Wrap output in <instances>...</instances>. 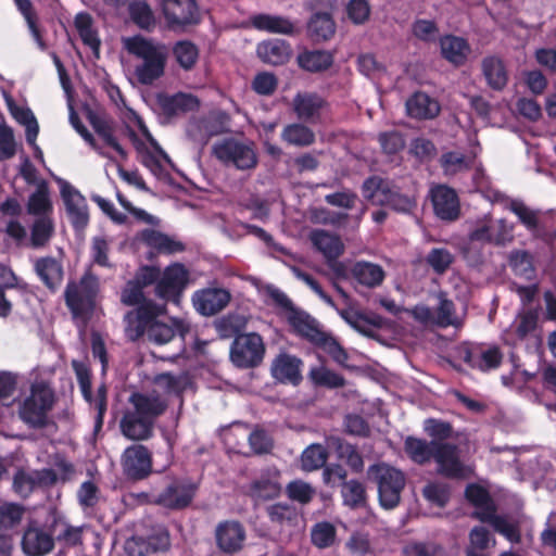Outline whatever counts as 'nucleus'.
I'll list each match as a JSON object with an SVG mask.
<instances>
[{
	"label": "nucleus",
	"instance_id": "29",
	"mask_svg": "<svg viewBox=\"0 0 556 556\" xmlns=\"http://www.w3.org/2000/svg\"><path fill=\"white\" fill-rule=\"evenodd\" d=\"M326 101L312 92H299L292 100V108L298 118L305 122H314L319 118Z\"/></svg>",
	"mask_w": 556,
	"mask_h": 556
},
{
	"label": "nucleus",
	"instance_id": "46",
	"mask_svg": "<svg viewBox=\"0 0 556 556\" xmlns=\"http://www.w3.org/2000/svg\"><path fill=\"white\" fill-rule=\"evenodd\" d=\"M437 441L427 442L422 439L408 437L405 440L404 448L406 454L417 464H426L433 457Z\"/></svg>",
	"mask_w": 556,
	"mask_h": 556
},
{
	"label": "nucleus",
	"instance_id": "61",
	"mask_svg": "<svg viewBox=\"0 0 556 556\" xmlns=\"http://www.w3.org/2000/svg\"><path fill=\"white\" fill-rule=\"evenodd\" d=\"M453 260L451 252L443 248L432 249L426 257V262L437 274L446 271Z\"/></svg>",
	"mask_w": 556,
	"mask_h": 556
},
{
	"label": "nucleus",
	"instance_id": "60",
	"mask_svg": "<svg viewBox=\"0 0 556 556\" xmlns=\"http://www.w3.org/2000/svg\"><path fill=\"white\" fill-rule=\"evenodd\" d=\"M403 556H444V551L433 542H410L403 547Z\"/></svg>",
	"mask_w": 556,
	"mask_h": 556
},
{
	"label": "nucleus",
	"instance_id": "3",
	"mask_svg": "<svg viewBox=\"0 0 556 556\" xmlns=\"http://www.w3.org/2000/svg\"><path fill=\"white\" fill-rule=\"evenodd\" d=\"M98 293V278L89 270L79 279L70 280L64 290V300L73 317L89 319L94 311Z\"/></svg>",
	"mask_w": 556,
	"mask_h": 556
},
{
	"label": "nucleus",
	"instance_id": "6",
	"mask_svg": "<svg viewBox=\"0 0 556 556\" xmlns=\"http://www.w3.org/2000/svg\"><path fill=\"white\" fill-rule=\"evenodd\" d=\"M437 299L438 304L434 309L427 305L419 304L410 309V315L417 321L427 326L460 328L464 320L456 314L453 301L447 299L443 292H440Z\"/></svg>",
	"mask_w": 556,
	"mask_h": 556
},
{
	"label": "nucleus",
	"instance_id": "37",
	"mask_svg": "<svg viewBox=\"0 0 556 556\" xmlns=\"http://www.w3.org/2000/svg\"><path fill=\"white\" fill-rule=\"evenodd\" d=\"M251 24L258 30L274 34L293 35L295 31V26L290 20L278 15L256 14L251 17Z\"/></svg>",
	"mask_w": 556,
	"mask_h": 556
},
{
	"label": "nucleus",
	"instance_id": "52",
	"mask_svg": "<svg viewBox=\"0 0 556 556\" xmlns=\"http://www.w3.org/2000/svg\"><path fill=\"white\" fill-rule=\"evenodd\" d=\"M440 165L447 176H454L470 168L471 160L460 152H445L440 157Z\"/></svg>",
	"mask_w": 556,
	"mask_h": 556
},
{
	"label": "nucleus",
	"instance_id": "1",
	"mask_svg": "<svg viewBox=\"0 0 556 556\" xmlns=\"http://www.w3.org/2000/svg\"><path fill=\"white\" fill-rule=\"evenodd\" d=\"M165 314L166 304L143 301L140 306L124 316L125 336L131 342L146 336L150 342L157 345L168 343L176 333L184 338L190 330L189 325L178 318H173L172 324L160 320L159 317Z\"/></svg>",
	"mask_w": 556,
	"mask_h": 556
},
{
	"label": "nucleus",
	"instance_id": "10",
	"mask_svg": "<svg viewBox=\"0 0 556 556\" xmlns=\"http://www.w3.org/2000/svg\"><path fill=\"white\" fill-rule=\"evenodd\" d=\"M198 491V484L189 479H175L154 498V503L173 510L188 507Z\"/></svg>",
	"mask_w": 556,
	"mask_h": 556
},
{
	"label": "nucleus",
	"instance_id": "9",
	"mask_svg": "<svg viewBox=\"0 0 556 556\" xmlns=\"http://www.w3.org/2000/svg\"><path fill=\"white\" fill-rule=\"evenodd\" d=\"M121 467L126 479L140 481L152 472V454L142 444H132L121 455Z\"/></svg>",
	"mask_w": 556,
	"mask_h": 556
},
{
	"label": "nucleus",
	"instance_id": "23",
	"mask_svg": "<svg viewBox=\"0 0 556 556\" xmlns=\"http://www.w3.org/2000/svg\"><path fill=\"white\" fill-rule=\"evenodd\" d=\"M431 199L438 217L454 220L459 215V201L456 192L447 186H435L431 189Z\"/></svg>",
	"mask_w": 556,
	"mask_h": 556
},
{
	"label": "nucleus",
	"instance_id": "35",
	"mask_svg": "<svg viewBox=\"0 0 556 556\" xmlns=\"http://www.w3.org/2000/svg\"><path fill=\"white\" fill-rule=\"evenodd\" d=\"M256 52L263 62L271 65L285 64L290 59V47L280 39H269L258 43Z\"/></svg>",
	"mask_w": 556,
	"mask_h": 556
},
{
	"label": "nucleus",
	"instance_id": "50",
	"mask_svg": "<svg viewBox=\"0 0 556 556\" xmlns=\"http://www.w3.org/2000/svg\"><path fill=\"white\" fill-rule=\"evenodd\" d=\"M328 453L321 444H311L301 455V468L304 471H314L325 466Z\"/></svg>",
	"mask_w": 556,
	"mask_h": 556
},
{
	"label": "nucleus",
	"instance_id": "51",
	"mask_svg": "<svg viewBox=\"0 0 556 556\" xmlns=\"http://www.w3.org/2000/svg\"><path fill=\"white\" fill-rule=\"evenodd\" d=\"M173 54L177 63L186 71L191 70L199 58L197 46L189 40H181L173 47Z\"/></svg>",
	"mask_w": 556,
	"mask_h": 556
},
{
	"label": "nucleus",
	"instance_id": "27",
	"mask_svg": "<svg viewBox=\"0 0 556 556\" xmlns=\"http://www.w3.org/2000/svg\"><path fill=\"white\" fill-rule=\"evenodd\" d=\"M302 361L290 354H279L271 364V374L282 383L298 386L302 380Z\"/></svg>",
	"mask_w": 556,
	"mask_h": 556
},
{
	"label": "nucleus",
	"instance_id": "32",
	"mask_svg": "<svg viewBox=\"0 0 556 556\" xmlns=\"http://www.w3.org/2000/svg\"><path fill=\"white\" fill-rule=\"evenodd\" d=\"M200 135L190 131V136L201 144H206L213 136L224 134L229 130V116L224 112L212 113L198 124Z\"/></svg>",
	"mask_w": 556,
	"mask_h": 556
},
{
	"label": "nucleus",
	"instance_id": "48",
	"mask_svg": "<svg viewBox=\"0 0 556 556\" xmlns=\"http://www.w3.org/2000/svg\"><path fill=\"white\" fill-rule=\"evenodd\" d=\"M54 233V223L51 216L36 217L30 229V243L34 248L46 247Z\"/></svg>",
	"mask_w": 556,
	"mask_h": 556
},
{
	"label": "nucleus",
	"instance_id": "57",
	"mask_svg": "<svg viewBox=\"0 0 556 556\" xmlns=\"http://www.w3.org/2000/svg\"><path fill=\"white\" fill-rule=\"evenodd\" d=\"M312 542L318 548H326L333 544L336 539V529L329 522H320L312 529Z\"/></svg>",
	"mask_w": 556,
	"mask_h": 556
},
{
	"label": "nucleus",
	"instance_id": "13",
	"mask_svg": "<svg viewBox=\"0 0 556 556\" xmlns=\"http://www.w3.org/2000/svg\"><path fill=\"white\" fill-rule=\"evenodd\" d=\"M188 283V271L180 264L166 267L156 283L155 294L165 301L179 304L180 295Z\"/></svg>",
	"mask_w": 556,
	"mask_h": 556
},
{
	"label": "nucleus",
	"instance_id": "43",
	"mask_svg": "<svg viewBox=\"0 0 556 556\" xmlns=\"http://www.w3.org/2000/svg\"><path fill=\"white\" fill-rule=\"evenodd\" d=\"M328 443L336 450L338 457L345 460L352 471L357 473L363 471L364 459L354 445L337 437L329 438Z\"/></svg>",
	"mask_w": 556,
	"mask_h": 556
},
{
	"label": "nucleus",
	"instance_id": "19",
	"mask_svg": "<svg viewBox=\"0 0 556 556\" xmlns=\"http://www.w3.org/2000/svg\"><path fill=\"white\" fill-rule=\"evenodd\" d=\"M230 300V292L223 288L202 289L197 291L192 296L195 311L203 316L218 314L229 304Z\"/></svg>",
	"mask_w": 556,
	"mask_h": 556
},
{
	"label": "nucleus",
	"instance_id": "18",
	"mask_svg": "<svg viewBox=\"0 0 556 556\" xmlns=\"http://www.w3.org/2000/svg\"><path fill=\"white\" fill-rule=\"evenodd\" d=\"M21 545L27 556H43L50 553L54 547L50 523L46 526V529L35 523L28 525L24 531Z\"/></svg>",
	"mask_w": 556,
	"mask_h": 556
},
{
	"label": "nucleus",
	"instance_id": "58",
	"mask_svg": "<svg viewBox=\"0 0 556 556\" xmlns=\"http://www.w3.org/2000/svg\"><path fill=\"white\" fill-rule=\"evenodd\" d=\"M24 515V507L14 504L5 503L0 506V529H11L18 525Z\"/></svg>",
	"mask_w": 556,
	"mask_h": 556
},
{
	"label": "nucleus",
	"instance_id": "26",
	"mask_svg": "<svg viewBox=\"0 0 556 556\" xmlns=\"http://www.w3.org/2000/svg\"><path fill=\"white\" fill-rule=\"evenodd\" d=\"M122 434L131 441H146L153 435L154 425L152 421L126 410L119 421Z\"/></svg>",
	"mask_w": 556,
	"mask_h": 556
},
{
	"label": "nucleus",
	"instance_id": "38",
	"mask_svg": "<svg viewBox=\"0 0 556 556\" xmlns=\"http://www.w3.org/2000/svg\"><path fill=\"white\" fill-rule=\"evenodd\" d=\"M393 186L380 176L368 177L362 186L363 197L372 205H386Z\"/></svg>",
	"mask_w": 556,
	"mask_h": 556
},
{
	"label": "nucleus",
	"instance_id": "34",
	"mask_svg": "<svg viewBox=\"0 0 556 556\" xmlns=\"http://www.w3.org/2000/svg\"><path fill=\"white\" fill-rule=\"evenodd\" d=\"M406 112L416 119H430L440 113V105L427 93L416 92L406 101Z\"/></svg>",
	"mask_w": 556,
	"mask_h": 556
},
{
	"label": "nucleus",
	"instance_id": "5",
	"mask_svg": "<svg viewBox=\"0 0 556 556\" xmlns=\"http://www.w3.org/2000/svg\"><path fill=\"white\" fill-rule=\"evenodd\" d=\"M212 153L226 166L239 170H250L257 165V154L252 142H243L233 138L217 141L212 147Z\"/></svg>",
	"mask_w": 556,
	"mask_h": 556
},
{
	"label": "nucleus",
	"instance_id": "56",
	"mask_svg": "<svg viewBox=\"0 0 556 556\" xmlns=\"http://www.w3.org/2000/svg\"><path fill=\"white\" fill-rule=\"evenodd\" d=\"M509 264L516 275L531 280L534 277V268L531 255L523 251H516L510 254Z\"/></svg>",
	"mask_w": 556,
	"mask_h": 556
},
{
	"label": "nucleus",
	"instance_id": "40",
	"mask_svg": "<svg viewBox=\"0 0 556 556\" xmlns=\"http://www.w3.org/2000/svg\"><path fill=\"white\" fill-rule=\"evenodd\" d=\"M50 529L53 533L54 541L60 542L64 546H76L81 544V531L80 527H74L67 523L64 519L52 516L50 522Z\"/></svg>",
	"mask_w": 556,
	"mask_h": 556
},
{
	"label": "nucleus",
	"instance_id": "14",
	"mask_svg": "<svg viewBox=\"0 0 556 556\" xmlns=\"http://www.w3.org/2000/svg\"><path fill=\"white\" fill-rule=\"evenodd\" d=\"M217 548L227 555L243 549L247 540L244 526L238 520H225L217 523L214 532Z\"/></svg>",
	"mask_w": 556,
	"mask_h": 556
},
{
	"label": "nucleus",
	"instance_id": "2",
	"mask_svg": "<svg viewBox=\"0 0 556 556\" xmlns=\"http://www.w3.org/2000/svg\"><path fill=\"white\" fill-rule=\"evenodd\" d=\"M127 52L141 60L135 74L142 85H151L164 75L168 49L164 43L144 38L140 35L123 38Z\"/></svg>",
	"mask_w": 556,
	"mask_h": 556
},
{
	"label": "nucleus",
	"instance_id": "53",
	"mask_svg": "<svg viewBox=\"0 0 556 556\" xmlns=\"http://www.w3.org/2000/svg\"><path fill=\"white\" fill-rule=\"evenodd\" d=\"M131 21L142 29H150L155 25V18L150 5L142 0H135L128 4Z\"/></svg>",
	"mask_w": 556,
	"mask_h": 556
},
{
	"label": "nucleus",
	"instance_id": "15",
	"mask_svg": "<svg viewBox=\"0 0 556 556\" xmlns=\"http://www.w3.org/2000/svg\"><path fill=\"white\" fill-rule=\"evenodd\" d=\"M161 4L172 28L198 24L201 20L195 0H161Z\"/></svg>",
	"mask_w": 556,
	"mask_h": 556
},
{
	"label": "nucleus",
	"instance_id": "42",
	"mask_svg": "<svg viewBox=\"0 0 556 556\" xmlns=\"http://www.w3.org/2000/svg\"><path fill=\"white\" fill-rule=\"evenodd\" d=\"M52 210L48 185L45 180H40L37 184L36 190L28 198L27 212L39 217L45 215L51 216Z\"/></svg>",
	"mask_w": 556,
	"mask_h": 556
},
{
	"label": "nucleus",
	"instance_id": "4",
	"mask_svg": "<svg viewBox=\"0 0 556 556\" xmlns=\"http://www.w3.org/2000/svg\"><path fill=\"white\" fill-rule=\"evenodd\" d=\"M367 476L378 486V497L382 507L391 509L399 505L406 481L400 469L387 463H379L368 467Z\"/></svg>",
	"mask_w": 556,
	"mask_h": 556
},
{
	"label": "nucleus",
	"instance_id": "64",
	"mask_svg": "<svg viewBox=\"0 0 556 556\" xmlns=\"http://www.w3.org/2000/svg\"><path fill=\"white\" fill-rule=\"evenodd\" d=\"M316 344L319 345L336 363L346 367L349 355L337 340L325 333L323 336V340H319Z\"/></svg>",
	"mask_w": 556,
	"mask_h": 556
},
{
	"label": "nucleus",
	"instance_id": "21",
	"mask_svg": "<svg viewBox=\"0 0 556 556\" xmlns=\"http://www.w3.org/2000/svg\"><path fill=\"white\" fill-rule=\"evenodd\" d=\"M129 403L132 406L131 412L153 424L167 408V402L155 391L150 393H132L129 396Z\"/></svg>",
	"mask_w": 556,
	"mask_h": 556
},
{
	"label": "nucleus",
	"instance_id": "63",
	"mask_svg": "<svg viewBox=\"0 0 556 556\" xmlns=\"http://www.w3.org/2000/svg\"><path fill=\"white\" fill-rule=\"evenodd\" d=\"M468 237L471 242L494 243L492 219L489 216L478 219L470 229Z\"/></svg>",
	"mask_w": 556,
	"mask_h": 556
},
{
	"label": "nucleus",
	"instance_id": "16",
	"mask_svg": "<svg viewBox=\"0 0 556 556\" xmlns=\"http://www.w3.org/2000/svg\"><path fill=\"white\" fill-rule=\"evenodd\" d=\"M58 477L53 469L41 470L18 469L13 476V490L21 497L29 496L38 486L52 485Z\"/></svg>",
	"mask_w": 556,
	"mask_h": 556
},
{
	"label": "nucleus",
	"instance_id": "17",
	"mask_svg": "<svg viewBox=\"0 0 556 556\" xmlns=\"http://www.w3.org/2000/svg\"><path fill=\"white\" fill-rule=\"evenodd\" d=\"M280 472L275 467H267L250 482L247 494L254 502L268 501L277 497L281 492L279 482Z\"/></svg>",
	"mask_w": 556,
	"mask_h": 556
},
{
	"label": "nucleus",
	"instance_id": "11",
	"mask_svg": "<svg viewBox=\"0 0 556 556\" xmlns=\"http://www.w3.org/2000/svg\"><path fill=\"white\" fill-rule=\"evenodd\" d=\"M438 465V472L453 479H467L472 473L459 458V450L455 444L437 442L432 457Z\"/></svg>",
	"mask_w": 556,
	"mask_h": 556
},
{
	"label": "nucleus",
	"instance_id": "20",
	"mask_svg": "<svg viewBox=\"0 0 556 556\" xmlns=\"http://www.w3.org/2000/svg\"><path fill=\"white\" fill-rule=\"evenodd\" d=\"M159 113L166 119L178 117L198 109L199 102L191 94L176 93L173 96L159 93L155 98Z\"/></svg>",
	"mask_w": 556,
	"mask_h": 556
},
{
	"label": "nucleus",
	"instance_id": "44",
	"mask_svg": "<svg viewBox=\"0 0 556 556\" xmlns=\"http://www.w3.org/2000/svg\"><path fill=\"white\" fill-rule=\"evenodd\" d=\"M307 31L315 41L329 40L336 33V24L328 13H316L312 16Z\"/></svg>",
	"mask_w": 556,
	"mask_h": 556
},
{
	"label": "nucleus",
	"instance_id": "30",
	"mask_svg": "<svg viewBox=\"0 0 556 556\" xmlns=\"http://www.w3.org/2000/svg\"><path fill=\"white\" fill-rule=\"evenodd\" d=\"M288 321L298 334L308 341L316 344L319 340H323L325 332L319 329L317 320L307 313L291 309V313L288 315Z\"/></svg>",
	"mask_w": 556,
	"mask_h": 556
},
{
	"label": "nucleus",
	"instance_id": "28",
	"mask_svg": "<svg viewBox=\"0 0 556 556\" xmlns=\"http://www.w3.org/2000/svg\"><path fill=\"white\" fill-rule=\"evenodd\" d=\"M35 271L42 283L52 292H55L62 285L64 269L62 262L52 257H39L34 264Z\"/></svg>",
	"mask_w": 556,
	"mask_h": 556
},
{
	"label": "nucleus",
	"instance_id": "24",
	"mask_svg": "<svg viewBox=\"0 0 556 556\" xmlns=\"http://www.w3.org/2000/svg\"><path fill=\"white\" fill-rule=\"evenodd\" d=\"M350 276L355 290H357L358 286L375 289L382 285L386 278V271L376 263L358 261L351 266Z\"/></svg>",
	"mask_w": 556,
	"mask_h": 556
},
{
	"label": "nucleus",
	"instance_id": "12",
	"mask_svg": "<svg viewBox=\"0 0 556 556\" xmlns=\"http://www.w3.org/2000/svg\"><path fill=\"white\" fill-rule=\"evenodd\" d=\"M59 185L71 224L77 230L84 229L89 223V211L85 197L66 180H59Z\"/></svg>",
	"mask_w": 556,
	"mask_h": 556
},
{
	"label": "nucleus",
	"instance_id": "39",
	"mask_svg": "<svg viewBox=\"0 0 556 556\" xmlns=\"http://www.w3.org/2000/svg\"><path fill=\"white\" fill-rule=\"evenodd\" d=\"M140 238L148 247L156 250L159 253L174 254L184 250L181 242L153 229L142 230Z\"/></svg>",
	"mask_w": 556,
	"mask_h": 556
},
{
	"label": "nucleus",
	"instance_id": "62",
	"mask_svg": "<svg viewBox=\"0 0 556 556\" xmlns=\"http://www.w3.org/2000/svg\"><path fill=\"white\" fill-rule=\"evenodd\" d=\"M424 429L432 441L441 442L453 437V427L447 421L430 418L425 420Z\"/></svg>",
	"mask_w": 556,
	"mask_h": 556
},
{
	"label": "nucleus",
	"instance_id": "54",
	"mask_svg": "<svg viewBox=\"0 0 556 556\" xmlns=\"http://www.w3.org/2000/svg\"><path fill=\"white\" fill-rule=\"evenodd\" d=\"M341 494L343 503L351 508H358L366 503V490L357 480H349L342 483Z\"/></svg>",
	"mask_w": 556,
	"mask_h": 556
},
{
	"label": "nucleus",
	"instance_id": "8",
	"mask_svg": "<svg viewBox=\"0 0 556 556\" xmlns=\"http://www.w3.org/2000/svg\"><path fill=\"white\" fill-rule=\"evenodd\" d=\"M265 344L256 332L238 334L230 348V359L239 368H253L263 361Z\"/></svg>",
	"mask_w": 556,
	"mask_h": 556
},
{
	"label": "nucleus",
	"instance_id": "49",
	"mask_svg": "<svg viewBox=\"0 0 556 556\" xmlns=\"http://www.w3.org/2000/svg\"><path fill=\"white\" fill-rule=\"evenodd\" d=\"M154 384L165 394L179 395L186 389L189 379L186 374L163 372L154 377Z\"/></svg>",
	"mask_w": 556,
	"mask_h": 556
},
{
	"label": "nucleus",
	"instance_id": "47",
	"mask_svg": "<svg viewBox=\"0 0 556 556\" xmlns=\"http://www.w3.org/2000/svg\"><path fill=\"white\" fill-rule=\"evenodd\" d=\"M90 124L94 131L103 139V141L113 148L122 159H127V152L119 144L118 140L114 136V129L110 121L99 115H90Z\"/></svg>",
	"mask_w": 556,
	"mask_h": 556
},
{
	"label": "nucleus",
	"instance_id": "7",
	"mask_svg": "<svg viewBox=\"0 0 556 556\" xmlns=\"http://www.w3.org/2000/svg\"><path fill=\"white\" fill-rule=\"evenodd\" d=\"M52 405V390L42 383L35 384L31 387L29 396L24 400L20 407V417L24 422L34 428L43 427Z\"/></svg>",
	"mask_w": 556,
	"mask_h": 556
},
{
	"label": "nucleus",
	"instance_id": "22",
	"mask_svg": "<svg viewBox=\"0 0 556 556\" xmlns=\"http://www.w3.org/2000/svg\"><path fill=\"white\" fill-rule=\"evenodd\" d=\"M462 358L472 368L486 371L501 365L503 354L497 346H471L462 351Z\"/></svg>",
	"mask_w": 556,
	"mask_h": 556
},
{
	"label": "nucleus",
	"instance_id": "41",
	"mask_svg": "<svg viewBox=\"0 0 556 556\" xmlns=\"http://www.w3.org/2000/svg\"><path fill=\"white\" fill-rule=\"evenodd\" d=\"M281 139L289 146L304 148L312 146L316 136L308 126L302 123H291L283 127Z\"/></svg>",
	"mask_w": 556,
	"mask_h": 556
},
{
	"label": "nucleus",
	"instance_id": "55",
	"mask_svg": "<svg viewBox=\"0 0 556 556\" xmlns=\"http://www.w3.org/2000/svg\"><path fill=\"white\" fill-rule=\"evenodd\" d=\"M309 378L317 386L328 388H341L345 386V379L341 375L325 366L311 368Z\"/></svg>",
	"mask_w": 556,
	"mask_h": 556
},
{
	"label": "nucleus",
	"instance_id": "36",
	"mask_svg": "<svg viewBox=\"0 0 556 556\" xmlns=\"http://www.w3.org/2000/svg\"><path fill=\"white\" fill-rule=\"evenodd\" d=\"M481 67L486 83L492 89L501 90L507 85V71L501 58L488 55L482 60Z\"/></svg>",
	"mask_w": 556,
	"mask_h": 556
},
{
	"label": "nucleus",
	"instance_id": "45",
	"mask_svg": "<svg viewBox=\"0 0 556 556\" xmlns=\"http://www.w3.org/2000/svg\"><path fill=\"white\" fill-rule=\"evenodd\" d=\"M333 63L330 52L314 50L304 51L298 55V64L308 72H321L329 68Z\"/></svg>",
	"mask_w": 556,
	"mask_h": 556
},
{
	"label": "nucleus",
	"instance_id": "33",
	"mask_svg": "<svg viewBox=\"0 0 556 556\" xmlns=\"http://www.w3.org/2000/svg\"><path fill=\"white\" fill-rule=\"evenodd\" d=\"M309 240L328 261H336L344 251L340 237L324 229L313 230Z\"/></svg>",
	"mask_w": 556,
	"mask_h": 556
},
{
	"label": "nucleus",
	"instance_id": "59",
	"mask_svg": "<svg viewBox=\"0 0 556 556\" xmlns=\"http://www.w3.org/2000/svg\"><path fill=\"white\" fill-rule=\"evenodd\" d=\"M422 495L430 503L443 507L448 502L450 489L448 485L442 482H430L425 485Z\"/></svg>",
	"mask_w": 556,
	"mask_h": 556
},
{
	"label": "nucleus",
	"instance_id": "25",
	"mask_svg": "<svg viewBox=\"0 0 556 556\" xmlns=\"http://www.w3.org/2000/svg\"><path fill=\"white\" fill-rule=\"evenodd\" d=\"M439 45L442 58L456 67L463 66L471 53L468 41L455 35L442 36Z\"/></svg>",
	"mask_w": 556,
	"mask_h": 556
},
{
	"label": "nucleus",
	"instance_id": "31",
	"mask_svg": "<svg viewBox=\"0 0 556 556\" xmlns=\"http://www.w3.org/2000/svg\"><path fill=\"white\" fill-rule=\"evenodd\" d=\"M495 507H489L481 511H475L473 517L482 522L490 523L494 530L504 535L508 541L518 543L520 541V531L515 522L507 518L497 516Z\"/></svg>",
	"mask_w": 556,
	"mask_h": 556
}]
</instances>
